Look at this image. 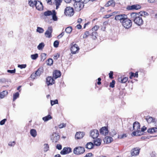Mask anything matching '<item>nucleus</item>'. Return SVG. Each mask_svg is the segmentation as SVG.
<instances>
[{
  "label": "nucleus",
  "instance_id": "58",
  "mask_svg": "<svg viewBox=\"0 0 157 157\" xmlns=\"http://www.w3.org/2000/svg\"><path fill=\"white\" fill-rule=\"evenodd\" d=\"M6 120V119H4L2 120L0 122V124L1 125H3L4 124Z\"/></svg>",
  "mask_w": 157,
  "mask_h": 157
},
{
  "label": "nucleus",
  "instance_id": "22",
  "mask_svg": "<svg viewBox=\"0 0 157 157\" xmlns=\"http://www.w3.org/2000/svg\"><path fill=\"white\" fill-rule=\"evenodd\" d=\"M148 132L151 134L153 133L157 132V128L153 127L149 128L147 131Z\"/></svg>",
  "mask_w": 157,
  "mask_h": 157
},
{
  "label": "nucleus",
  "instance_id": "18",
  "mask_svg": "<svg viewBox=\"0 0 157 157\" xmlns=\"http://www.w3.org/2000/svg\"><path fill=\"white\" fill-rule=\"evenodd\" d=\"M85 134L84 132H77L75 135L76 138L78 139H82L84 136Z\"/></svg>",
  "mask_w": 157,
  "mask_h": 157
},
{
  "label": "nucleus",
  "instance_id": "43",
  "mask_svg": "<svg viewBox=\"0 0 157 157\" xmlns=\"http://www.w3.org/2000/svg\"><path fill=\"white\" fill-rule=\"evenodd\" d=\"M99 28V26L97 25H95L92 29L91 30H90V32L92 31L94 32H96V31L98 30Z\"/></svg>",
  "mask_w": 157,
  "mask_h": 157
},
{
  "label": "nucleus",
  "instance_id": "63",
  "mask_svg": "<svg viewBox=\"0 0 157 157\" xmlns=\"http://www.w3.org/2000/svg\"><path fill=\"white\" fill-rule=\"evenodd\" d=\"M92 153H90L86 154V155L84 157H92Z\"/></svg>",
  "mask_w": 157,
  "mask_h": 157
},
{
  "label": "nucleus",
  "instance_id": "13",
  "mask_svg": "<svg viewBox=\"0 0 157 157\" xmlns=\"http://www.w3.org/2000/svg\"><path fill=\"white\" fill-rule=\"evenodd\" d=\"M46 82L48 86L52 85L54 83L55 80L51 76H48L46 78Z\"/></svg>",
  "mask_w": 157,
  "mask_h": 157
},
{
  "label": "nucleus",
  "instance_id": "16",
  "mask_svg": "<svg viewBox=\"0 0 157 157\" xmlns=\"http://www.w3.org/2000/svg\"><path fill=\"white\" fill-rule=\"evenodd\" d=\"M35 6L37 9L39 10H41L43 9V6L42 3L40 1H38L36 3Z\"/></svg>",
  "mask_w": 157,
  "mask_h": 157
},
{
  "label": "nucleus",
  "instance_id": "56",
  "mask_svg": "<svg viewBox=\"0 0 157 157\" xmlns=\"http://www.w3.org/2000/svg\"><path fill=\"white\" fill-rule=\"evenodd\" d=\"M15 141L13 142H10L8 143V145L10 146H13L15 144Z\"/></svg>",
  "mask_w": 157,
  "mask_h": 157
},
{
  "label": "nucleus",
  "instance_id": "35",
  "mask_svg": "<svg viewBox=\"0 0 157 157\" xmlns=\"http://www.w3.org/2000/svg\"><path fill=\"white\" fill-rule=\"evenodd\" d=\"M53 13L52 10V11L50 10H48L47 11L44 12V14L45 16H48L51 15Z\"/></svg>",
  "mask_w": 157,
  "mask_h": 157
},
{
  "label": "nucleus",
  "instance_id": "31",
  "mask_svg": "<svg viewBox=\"0 0 157 157\" xmlns=\"http://www.w3.org/2000/svg\"><path fill=\"white\" fill-rule=\"evenodd\" d=\"M118 80L119 82L122 83H125L128 81V78L127 77H125L123 79L121 78H119L118 79Z\"/></svg>",
  "mask_w": 157,
  "mask_h": 157
},
{
  "label": "nucleus",
  "instance_id": "1",
  "mask_svg": "<svg viewBox=\"0 0 157 157\" xmlns=\"http://www.w3.org/2000/svg\"><path fill=\"white\" fill-rule=\"evenodd\" d=\"M130 19L136 25L140 26L143 24V20L139 14L136 13H130Z\"/></svg>",
  "mask_w": 157,
  "mask_h": 157
},
{
  "label": "nucleus",
  "instance_id": "7",
  "mask_svg": "<svg viewBox=\"0 0 157 157\" xmlns=\"http://www.w3.org/2000/svg\"><path fill=\"white\" fill-rule=\"evenodd\" d=\"M53 29L51 26L48 27L47 30L44 33L45 36L47 38H50L52 37V32Z\"/></svg>",
  "mask_w": 157,
  "mask_h": 157
},
{
  "label": "nucleus",
  "instance_id": "53",
  "mask_svg": "<svg viewBox=\"0 0 157 157\" xmlns=\"http://www.w3.org/2000/svg\"><path fill=\"white\" fill-rule=\"evenodd\" d=\"M26 67V64H21V65H18V67L20 68L21 69L25 68Z\"/></svg>",
  "mask_w": 157,
  "mask_h": 157
},
{
  "label": "nucleus",
  "instance_id": "23",
  "mask_svg": "<svg viewBox=\"0 0 157 157\" xmlns=\"http://www.w3.org/2000/svg\"><path fill=\"white\" fill-rule=\"evenodd\" d=\"M38 1V0H29V5L32 7H34L36 3Z\"/></svg>",
  "mask_w": 157,
  "mask_h": 157
},
{
  "label": "nucleus",
  "instance_id": "15",
  "mask_svg": "<svg viewBox=\"0 0 157 157\" xmlns=\"http://www.w3.org/2000/svg\"><path fill=\"white\" fill-rule=\"evenodd\" d=\"M141 8V6L139 5H134L127 7V9L128 10H137Z\"/></svg>",
  "mask_w": 157,
  "mask_h": 157
},
{
  "label": "nucleus",
  "instance_id": "24",
  "mask_svg": "<svg viewBox=\"0 0 157 157\" xmlns=\"http://www.w3.org/2000/svg\"><path fill=\"white\" fill-rule=\"evenodd\" d=\"M146 119L148 123H151L152 122L156 123L155 119L153 118L152 117H147L146 118Z\"/></svg>",
  "mask_w": 157,
  "mask_h": 157
},
{
  "label": "nucleus",
  "instance_id": "34",
  "mask_svg": "<svg viewBox=\"0 0 157 157\" xmlns=\"http://www.w3.org/2000/svg\"><path fill=\"white\" fill-rule=\"evenodd\" d=\"M68 149L67 147H65L63 148V150L60 152V154L61 155H65L68 153V152H67Z\"/></svg>",
  "mask_w": 157,
  "mask_h": 157
},
{
  "label": "nucleus",
  "instance_id": "27",
  "mask_svg": "<svg viewBox=\"0 0 157 157\" xmlns=\"http://www.w3.org/2000/svg\"><path fill=\"white\" fill-rule=\"evenodd\" d=\"M43 72V69L42 67L39 68L35 72V74L37 76H40Z\"/></svg>",
  "mask_w": 157,
  "mask_h": 157
},
{
  "label": "nucleus",
  "instance_id": "21",
  "mask_svg": "<svg viewBox=\"0 0 157 157\" xmlns=\"http://www.w3.org/2000/svg\"><path fill=\"white\" fill-rule=\"evenodd\" d=\"M90 36H91L92 38L94 40L97 38V36H98V33L97 32H94L93 31L90 32Z\"/></svg>",
  "mask_w": 157,
  "mask_h": 157
},
{
  "label": "nucleus",
  "instance_id": "38",
  "mask_svg": "<svg viewBox=\"0 0 157 157\" xmlns=\"http://www.w3.org/2000/svg\"><path fill=\"white\" fill-rule=\"evenodd\" d=\"M44 43L42 42L40 43L37 46V48L39 50H41L43 49L44 46Z\"/></svg>",
  "mask_w": 157,
  "mask_h": 157
},
{
  "label": "nucleus",
  "instance_id": "5",
  "mask_svg": "<svg viewBox=\"0 0 157 157\" xmlns=\"http://www.w3.org/2000/svg\"><path fill=\"white\" fill-rule=\"evenodd\" d=\"M85 151V148L82 147H75L74 150V153L76 155H80L83 154Z\"/></svg>",
  "mask_w": 157,
  "mask_h": 157
},
{
  "label": "nucleus",
  "instance_id": "46",
  "mask_svg": "<svg viewBox=\"0 0 157 157\" xmlns=\"http://www.w3.org/2000/svg\"><path fill=\"white\" fill-rule=\"evenodd\" d=\"M44 151L45 152L47 151L49 149V147L48 144H44Z\"/></svg>",
  "mask_w": 157,
  "mask_h": 157
},
{
  "label": "nucleus",
  "instance_id": "44",
  "mask_svg": "<svg viewBox=\"0 0 157 157\" xmlns=\"http://www.w3.org/2000/svg\"><path fill=\"white\" fill-rule=\"evenodd\" d=\"M38 54L37 53L31 55V58L33 60L36 59L38 58Z\"/></svg>",
  "mask_w": 157,
  "mask_h": 157
},
{
  "label": "nucleus",
  "instance_id": "42",
  "mask_svg": "<svg viewBox=\"0 0 157 157\" xmlns=\"http://www.w3.org/2000/svg\"><path fill=\"white\" fill-rule=\"evenodd\" d=\"M19 97V94L17 92L13 95V101H14Z\"/></svg>",
  "mask_w": 157,
  "mask_h": 157
},
{
  "label": "nucleus",
  "instance_id": "40",
  "mask_svg": "<svg viewBox=\"0 0 157 157\" xmlns=\"http://www.w3.org/2000/svg\"><path fill=\"white\" fill-rule=\"evenodd\" d=\"M36 31L39 33H41L44 32V30L42 28L38 27H37Z\"/></svg>",
  "mask_w": 157,
  "mask_h": 157
},
{
  "label": "nucleus",
  "instance_id": "39",
  "mask_svg": "<svg viewBox=\"0 0 157 157\" xmlns=\"http://www.w3.org/2000/svg\"><path fill=\"white\" fill-rule=\"evenodd\" d=\"M72 30V27L71 26H69L67 27L65 30L66 32L67 33H70Z\"/></svg>",
  "mask_w": 157,
  "mask_h": 157
},
{
  "label": "nucleus",
  "instance_id": "50",
  "mask_svg": "<svg viewBox=\"0 0 157 157\" xmlns=\"http://www.w3.org/2000/svg\"><path fill=\"white\" fill-rule=\"evenodd\" d=\"M116 132L114 130H112L111 132H110V135L112 136H113L114 135H116Z\"/></svg>",
  "mask_w": 157,
  "mask_h": 157
},
{
  "label": "nucleus",
  "instance_id": "51",
  "mask_svg": "<svg viewBox=\"0 0 157 157\" xmlns=\"http://www.w3.org/2000/svg\"><path fill=\"white\" fill-rule=\"evenodd\" d=\"M115 82L114 80H113L112 82L110 83L109 86L112 88H113L114 87V85Z\"/></svg>",
  "mask_w": 157,
  "mask_h": 157
},
{
  "label": "nucleus",
  "instance_id": "8",
  "mask_svg": "<svg viewBox=\"0 0 157 157\" xmlns=\"http://www.w3.org/2000/svg\"><path fill=\"white\" fill-rule=\"evenodd\" d=\"M126 17H127V15L125 14H119L115 16V19L116 21H120L122 23V21L126 18Z\"/></svg>",
  "mask_w": 157,
  "mask_h": 157
},
{
  "label": "nucleus",
  "instance_id": "4",
  "mask_svg": "<svg viewBox=\"0 0 157 157\" xmlns=\"http://www.w3.org/2000/svg\"><path fill=\"white\" fill-rule=\"evenodd\" d=\"M64 13L68 16H71L74 14V11L73 8L70 6L67 7L64 10Z\"/></svg>",
  "mask_w": 157,
  "mask_h": 157
},
{
  "label": "nucleus",
  "instance_id": "55",
  "mask_svg": "<svg viewBox=\"0 0 157 157\" xmlns=\"http://www.w3.org/2000/svg\"><path fill=\"white\" fill-rule=\"evenodd\" d=\"M16 71V70L15 69H14L13 70H8L7 71V72L8 73H10L11 74H14L15 73Z\"/></svg>",
  "mask_w": 157,
  "mask_h": 157
},
{
  "label": "nucleus",
  "instance_id": "26",
  "mask_svg": "<svg viewBox=\"0 0 157 157\" xmlns=\"http://www.w3.org/2000/svg\"><path fill=\"white\" fill-rule=\"evenodd\" d=\"M30 134L33 137H35L37 135V132L36 130L34 129H32L30 130Z\"/></svg>",
  "mask_w": 157,
  "mask_h": 157
},
{
  "label": "nucleus",
  "instance_id": "48",
  "mask_svg": "<svg viewBox=\"0 0 157 157\" xmlns=\"http://www.w3.org/2000/svg\"><path fill=\"white\" fill-rule=\"evenodd\" d=\"M139 13L140 14V15H141V17L143 16H147L148 15L147 12L144 11H140Z\"/></svg>",
  "mask_w": 157,
  "mask_h": 157
},
{
  "label": "nucleus",
  "instance_id": "9",
  "mask_svg": "<svg viewBox=\"0 0 157 157\" xmlns=\"http://www.w3.org/2000/svg\"><path fill=\"white\" fill-rule=\"evenodd\" d=\"M140 148L135 147L133 148L131 151V153L132 156H136L138 155L140 153Z\"/></svg>",
  "mask_w": 157,
  "mask_h": 157
},
{
  "label": "nucleus",
  "instance_id": "17",
  "mask_svg": "<svg viewBox=\"0 0 157 157\" xmlns=\"http://www.w3.org/2000/svg\"><path fill=\"white\" fill-rule=\"evenodd\" d=\"M61 75L60 72L58 70H56L54 71L53 74V78L55 79L60 77Z\"/></svg>",
  "mask_w": 157,
  "mask_h": 157
},
{
  "label": "nucleus",
  "instance_id": "61",
  "mask_svg": "<svg viewBox=\"0 0 157 157\" xmlns=\"http://www.w3.org/2000/svg\"><path fill=\"white\" fill-rule=\"evenodd\" d=\"M128 128L131 131H132L133 130H131L132 129V126L131 124H129L128 125Z\"/></svg>",
  "mask_w": 157,
  "mask_h": 157
},
{
  "label": "nucleus",
  "instance_id": "6",
  "mask_svg": "<svg viewBox=\"0 0 157 157\" xmlns=\"http://www.w3.org/2000/svg\"><path fill=\"white\" fill-rule=\"evenodd\" d=\"M74 7L77 10H80L84 7V4L80 1L75 2Z\"/></svg>",
  "mask_w": 157,
  "mask_h": 157
},
{
  "label": "nucleus",
  "instance_id": "29",
  "mask_svg": "<svg viewBox=\"0 0 157 157\" xmlns=\"http://www.w3.org/2000/svg\"><path fill=\"white\" fill-rule=\"evenodd\" d=\"M94 146V144L92 142L88 143L86 145V147L88 149H92Z\"/></svg>",
  "mask_w": 157,
  "mask_h": 157
},
{
  "label": "nucleus",
  "instance_id": "45",
  "mask_svg": "<svg viewBox=\"0 0 157 157\" xmlns=\"http://www.w3.org/2000/svg\"><path fill=\"white\" fill-rule=\"evenodd\" d=\"M89 35H90V31H86L85 33L83 35V37L84 39L86 38Z\"/></svg>",
  "mask_w": 157,
  "mask_h": 157
},
{
  "label": "nucleus",
  "instance_id": "19",
  "mask_svg": "<svg viewBox=\"0 0 157 157\" xmlns=\"http://www.w3.org/2000/svg\"><path fill=\"white\" fill-rule=\"evenodd\" d=\"M115 6V2L113 0H111L109 1L107 3H106L104 6L105 7H107L109 6H111L113 7Z\"/></svg>",
  "mask_w": 157,
  "mask_h": 157
},
{
  "label": "nucleus",
  "instance_id": "30",
  "mask_svg": "<svg viewBox=\"0 0 157 157\" xmlns=\"http://www.w3.org/2000/svg\"><path fill=\"white\" fill-rule=\"evenodd\" d=\"M62 2V0H55V1H54V4L55 3L56 9H58Z\"/></svg>",
  "mask_w": 157,
  "mask_h": 157
},
{
  "label": "nucleus",
  "instance_id": "60",
  "mask_svg": "<svg viewBox=\"0 0 157 157\" xmlns=\"http://www.w3.org/2000/svg\"><path fill=\"white\" fill-rule=\"evenodd\" d=\"M65 126H66V124H63V123H62V124H60L59 125V128H63V127H65Z\"/></svg>",
  "mask_w": 157,
  "mask_h": 157
},
{
  "label": "nucleus",
  "instance_id": "2",
  "mask_svg": "<svg viewBox=\"0 0 157 157\" xmlns=\"http://www.w3.org/2000/svg\"><path fill=\"white\" fill-rule=\"evenodd\" d=\"M132 130H134V131L132 133V135L137 136V133L139 132V131L140 129V123L138 122H135L133 124L132 128Z\"/></svg>",
  "mask_w": 157,
  "mask_h": 157
},
{
  "label": "nucleus",
  "instance_id": "37",
  "mask_svg": "<svg viewBox=\"0 0 157 157\" xmlns=\"http://www.w3.org/2000/svg\"><path fill=\"white\" fill-rule=\"evenodd\" d=\"M52 117L50 115H48L47 116L43 117L42 119L45 121H47L49 120L52 119Z\"/></svg>",
  "mask_w": 157,
  "mask_h": 157
},
{
  "label": "nucleus",
  "instance_id": "47",
  "mask_svg": "<svg viewBox=\"0 0 157 157\" xmlns=\"http://www.w3.org/2000/svg\"><path fill=\"white\" fill-rule=\"evenodd\" d=\"M57 104H58V101L57 99L55 100L54 101L51 100V104L52 106Z\"/></svg>",
  "mask_w": 157,
  "mask_h": 157
},
{
  "label": "nucleus",
  "instance_id": "10",
  "mask_svg": "<svg viewBox=\"0 0 157 157\" xmlns=\"http://www.w3.org/2000/svg\"><path fill=\"white\" fill-rule=\"evenodd\" d=\"M59 139V136L56 133H53L51 137V139L53 142L56 143Z\"/></svg>",
  "mask_w": 157,
  "mask_h": 157
},
{
  "label": "nucleus",
  "instance_id": "49",
  "mask_svg": "<svg viewBox=\"0 0 157 157\" xmlns=\"http://www.w3.org/2000/svg\"><path fill=\"white\" fill-rule=\"evenodd\" d=\"M53 60L52 59H49L48 60V62L47 63L49 65H51L53 64Z\"/></svg>",
  "mask_w": 157,
  "mask_h": 157
},
{
  "label": "nucleus",
  "instance_id": "59",
  "mask_svg": "<svg viewBox=\"0 0 157 157\" xmlns=\"http://www.w3.org/2000/svg\"><path fill=\"white\" fill-rule=\"evenodd\" d=\"M109 77L110 78L112 79L113 78V72L112 71H110V73L109 74Z\"/></svg>",
  "mask_w": 157,
  "mask_h": 157
},
{
  "label": "nucleus",
  "instance_id": "20",
  "mask_svg": "<svg viewBox=\"0 0 157 157\" xmlns=\"http://www.w3.org/2000/svg\"><path fill=\"white\" fill-rule=\"evenodd\" d=\"M8 92L6 90H4L0 93V98L2 99L6 97L8 95Z\"/></svg>",
  "mask_w": 157,
  "mask_h": 157
},
{
  "label": "nucleus",
  "instance_id": "3",
  "mask_svg": "<svg viewBox=\"0 0 157 157\" xmlns=\"http://www.w3.org/2000/svg\"><path fill=\"white\" fill-rule=\"evenodd\" d=\"M131 20V19L130 20L127 17H126V18L122 21L121 23L122 26L125 29H128L130 28L132 25Z\"/></svg>",
  "mask_w": 157,
  "mask_h": 157
},
{
  "label": "nucleus",
  "instance_id": "62",
  "mask_svg": "<svg viewBox=\"0 0 157 157\" xmlns=\"http://www.w3.org/2000/svg\"><path fill=\"white\" fill-rule=\"evenodd\" d=\"M59 56V55L57 53L54 56L53 58L54 59H57Z\"/></svg>",
  "mask_w": 157,
  "mask_h": 157
},
{
  "label": "nucleus",
  "instance_id": "54",
  "mask_svg": "<svg viewBox=\"0 0 157 157\" xmlns=\"http://www.w3.org/2000/svg\"><path fill=\"white\" fill-rule=\"evenodd\" d=\"M46 1L50 5H52L54 4V1H55V0H46Z\"/></svg>",
  "mask_w": 157,
  "mask_h": 157
},
{
  "label": "nucleus",
  "instance_id": "11",
  "mask_svg": "<svg viewBox=\"0 0 157 157\" xmlns=\"http://www.w3.org/2000/svg\"><path fill=\"white\" fill-rule=\"evenodd\" d=\"M99 135L98 131L97 129L91 130L90 132V136L93 139L97 138Z\"/></svg>",
  "mask_w": 157,
  "mask_h": 157
},
{
  "label": "nucleus",
  "instance_id": "57",
  "mask_svg": "<svg viewBox=\"0 0 157 157\" xmlns=\"http://www.w3.org/2000/svg\"><path fill=\"white\" fill-rule=\"evenodd\" d=\"M56 148L57 149H58L59 150H60L62 149V146L60 144H58L56 145Z\"/></svg>",
  "mask_w": 157,
  "mask_h": 157
},
{
  "label": "nucleus",
  "instance_id": "25",
  "mask_svg": "<svg viewBox=\"0 0 157 157\" xmlns=\"http://www.w3.org/2000/svg\"><path fill=\"white\" fill-rule=\"evenodd\" d=\"M101 140L99 138L94 140V145L97 146H100L101 145Z\"/></svg>",
  "mask_w": 157,
  "mask_h": 157
},
{
  "label": "nucleus",
  "instance_id": "52",
  "mask_svg": "<svg viewBox=\"0 0 157 157\" xmlns=\"http://www.w3.org/2000/svg\"><path fill=\"white\" fill-rule=\"evenodd\" d=\"M55 48H57L58 46L59 42L57 40L55 41L53 44Z\"/></svg>",
  "mask_w": 157,
  "mask_h": 157
},
{
  "label": "nucleus",
  "instance_id": "41",
  "mask_svg": "<svg viewBox=\"0 0 157 157\" xmlns=\"http://www.w3.org/2000/svg\"><path fill=\"white\" fill-rule=\"evenodd\" d=\"M46 54L45 53H42L41 54V61H44L46 58Z\"/></svg>",
  "mask_w": 157,
  "mask_h": 157
},
{
  "label": "nucleus",
  "instance_id": "32",
  "mask_svg": "<svg viewBox=\"0 0 157 157\" xmlns=\"http://www.w3.org/2000/svg\"><path fill=\"white\" fill-rule=\"evenodd\" d=\"M53 13L52 14V19L54 21H57V17L56 16V12L55 10H53Z\"/></svg>",
  "mask_w": 157,
  "mask_h": 157
},
{
  "label": "nucleus",
  "instance_id": "14",
  "mask_svg": "<svg viewBox=\"0 0 157 157\" xmlns=\"http://www.w3.org/2000/svg\"><path fill=\"white\" fill-rule=\"evenodd\" d=\"M101 134L106 136L108 133L109 131L108 128L106 127H102L100 130Z\"/></svg>",
  "mask_w": 157,
  "mask_h": 157
},
{
  "label": "nucleus",
  "instance_id": "12",
  "mask_svg": "<svg viewBox=\"0 0 157 157\" xmlns=\"http://www.w3.org/2000/svg\"><path fill=\"white\" fill-rule=\"evenodd\" d=\"M79 49L78 45L76 44L72 45L70 48L71 53L73 54H75L76 52L79 50Z\"/></svg>",
  "mask_w": 157,
  "mask_h": 157
},
{
  "label": "nucleus",
  "instance_id": "36",
  "mask_svg": "<svg viewBox=\"0 0 157 157\" xmlns=\"http://www.w3.org/2000/svg\"><path fill=\"white\" fill-rule=\"evenodd\" d=\"M133 77H138V72H136L135 73L131 72L130 73V75L129 77L130 79H131Z\"/></svg>",
  "mask_w": 157,
  "mask_h": 157
},
{
  "label": "nucleus",
  "instance_id": "28",
  "mask_svg": "<svg viewBox=\"0 0 157 157\" xmlns=\"http://www.w3.org/2000/svg\"><path fill=\"white\" fill-rule=\"evenodd\" d=\"M147 129L146 127L145 126H143L141 129V130H139V132L137 133V136H140L141 135H142L143 134V132L145 131Z\"/></svg>",
  "mask_w": 157,
  "mask_h": 157
},
{
  "label": "nucleus",
  "instance_id": "33",
  "mask_svg": "<svg viewBox=\"0 0 157 157\" xmlns=\"http://www.w3.org/2000/svg\"><path fill=\"white\" fill-rule=\"evenodd\" d=\"M105 140H106L107 143L109 144L112 142L113 140V139L110 137L106 136L105 137Z\"/></svg>",
  "mask_w": 157,
  "mask_h": 157
},
{
  "label": "nucleus",
  "instance_id": "64",
  "mask_svg": "<svg viewBox=\"0 0 157 157\" xmlns=\"http://www.w3.org/2000/svg\"><path fill=\"white\" fill-rule=\"evenodd\" d=\"M64 32H62L60 35H59L58 36V38H60L64 35Z\"/></svg>",
  "mask_w": 157,
  "mask_h": 157
}]
</instances>
